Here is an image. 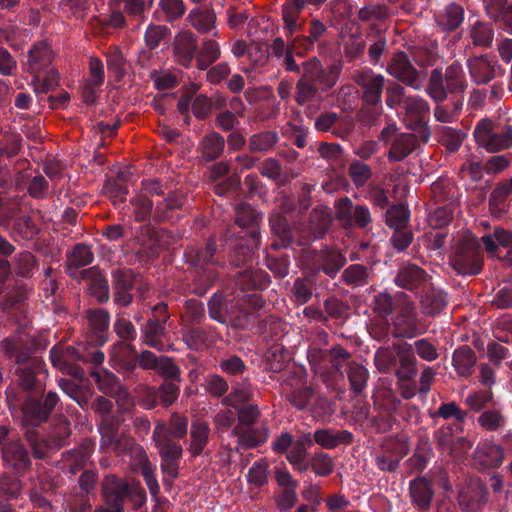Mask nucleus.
<instances>
[{
  "label": "nucleus",
  "instance_id": "f257e3e1",
  "mask_svg": "<svg viewBox=\"0 0 512 512\" xmlns=\"http://www.w3.org/2000/svg\"><path fill=\"white\" fill-rule=\"evenodd\" d=\"M282 59V65L289 72L300 73L296 82L294 100L299 106L320 104L336 85L342 72V63L334 61L324 68L317 57H312L300 66L295 62L293 50Z\"/></svg>",
  "mask_w": 512,
  "mask_h": 512
},
{
  "label": "nucleus",
  "instance_id": "f03ea898",
  "mask_svg": "<svg viewBox=\"0 0 512 512\" xmlns=\"http://www.w3.org/2000/svg\"><path fill=\"white\" fill-rule=\"evenodd\" d=\"M1 347L5 354L15 362L17 386L29 394L43 392L44 384L39 376L44 372L45 364L40 357L34 355L33 348L19 336L4 339Z\"/></svg>",
  "mask_w": 512,
  "mask_h": 512
},
{
  "label": "nucleus",
  "instance_id": "7ed1b4c3",
  "mask_svg": "<svg viewBox=\"0 0 512 512\" xmlns=\"http://www.w3.org/2000/svg\"><path fill=\"white\" fill-rule=\"evenodd\" d=\"M216 248V243L209 240L205 248L187 252L188 261L195 268L193 292L198 296L205 295L218 280L217 268L223 265L215 258Z\"/></svg>",
  "mask_w": 512,
  "mask_h": 512
},
{
  "label": "nucleus",
  "instance_id": "20e7f679",
  "mask_svg": "<svg viewBox=\"0 0 512 512\" xmlns=\"http://www.w3.org/2000/svg\"><path fill=\"white\" fill-rule=\"evenodd\" d=\"M466 82L462 67L459 63L449 65L445 72L435 68L430 72L429 80L425 88L426 93L435 102H443L448 93L464 91Z\"/></svg>",
  "mask_w": 512,
  "mask_h": 512
},
{
  "label": "nucleus",
  "instance_id": "39448f33",
  "mask_svg": "<svg viewBox=\"0 0 512 512\" xmlns=\"http://www.w3.org/2000/svg\"><path fill=\"white\" fill-rule=\"evenodd\" d=\"M450 265L462 275H476L481 272L483 254L477 237L468 234L457 241L454 254L450 257Z\"/></svg>",
  "mask_w": 512,
  "mask_h": 512
},
{
  "label": "nucleus",
  "instance_id": "423d86ee",
  "mask_svg": "<svg viewBox=\"0 0 512 512\" xmlns=\"http://www.w3.org/2000/svg\"><path fill=\"white\" fill-rule=\"evenodd\" d=\"M474 137L486 151L499 152L512 147V126L496 125L490 119H482L474 129Z\"/></svg>",
  "mask_w": 512,
  "mask_h": 512
},
{
  "label": "nucleus",
  "instance_id": "0eeeda50",
  "mask_svg": "<svg viewBox=\"0 0 512 512\" xmlns=\"http://www.w3.org/2000/svg\"><path fill=\"white\" fill-rule=\"evenodd\" d=\"M0 449L3 466L17 476H23L31 468L29 452L16 439L8 437L6 427H0Z\"/></svg>",
  "mask_w": 512,
  "mask_h": 512
},
{
  "label": "nucleus",
  "instance_id": "6e6552de",
  "mask_svg": "<svg viewBox=\"0 0 512 512\" xmlns=\"http://www.w3.org/2000/svg\"><path fill=\"white\" fill-rule=\"evenodd\" d=\"M386 71L396 82L402 83L415 91L422 90L424 86L426 73L418 70L403 51L392 55L387 63Z\"/></svg>",
  "mask_w": 512,
  "mask_h": 512
},
{
  "label": "nucleus",
  "instance_id": "1a4fd4ad",
  "mask_svg": "<svg viewBox=\"0 0 512 512\" xmlns=\"http://www.w3.org/2000/svg\"><path fill=\"white\" fill-rule=\"evenodd\" d=\"M335 217L343 229H367L372 223V215L366 205L355 204L348 196L335 201Z\"/></svg>",
  "mask_w": 512,
  "mask_h": 512
},
{
  "label": "nucleus",
  "instance_id": "9d476101",
  "mask_svg": "<svg viewBox=\"0 0 512 512\" xmlns=\"http://www.w3.org/2000/svg\"><path fill=\"white\" fill-rule=\"evenodd\" d=\"M37 394H29L21 405L24 420L32 426H40L46 422L54 411L60 399L56 392H40Z\"/></svg>",
  "mask_w": 512,
  "mask_h": 512
},
{
  "label": "nucleus",
  "instance_id": "9b49d317",
  "mask_svg": "<svg viewBox=\"0 0 512 512\" xmlns=\"http://www.w3.org/2000/svg\"><path fill=\"white\" fill-rule=\"evenodd\" d=\"M352 79L362 91L361 101L364 104L381 105L382 94L386 85V78L382 74H377L372 69L366 68L356 70Z\"/></svg>",
  "mask_w": 512,
  "mask_h": 512
},
{
  "label": "nucleus",
  "instance_id": "f8f14e48",
  "mask_svg": "<svg viewBox=\"0 0 512 512\" xmlns=\"http://www.w3.org/2000/svg\"><path fill=\"white\" fill-rule=\"evenodd\" d=\"M50 360L54 368L63 374L72 376L75 379L84 378V370L80 362L87 360L83 354H80L74 347L65 345H55L50 350Z\"/></svg>",
  "mask_w": 512,
  "mask_h": 512
},
{
  "label": "nucleus",
  "instance_id": "ddd939ff",
  "mask_svg": "<svg viewBox=\"0 0 512 512\" xmlns=\"http://www.w3.org/2000/svg\"><path fill=\"white\" fill-rule=\"evenodd\" d=\"M393 327L395 335L403 338H414L426 331L420 325L415 304L410 301H405L399 307L393 319Z\"/></svg>",
  "mask_w": 512,
  "mask_h": 512
},
{
  "label": "nucleus",
  "instance_id": "4468645a",
  "mask_svg": "<svg viewBox=\"0 0 512 512\" xmlns=\"http://www.w3.org/2000/svg\"><path fill=\"white\" fill-rule=\"evenodd\" d=\"M170 237L166 230L158 231L150 224L143 225L135 235V242L139 245L137 252L153 257L169 246Z\"/></svg>",
  "mask_w": 512,
  "mask_h": 512
},
{
  "label": "nucleus",
  "instance_id": "2eb2a0df",
  "mask_svg": "<svg viewBox=\"0 0 512 512\" xmlns=\"http://www.w3.org/2000/svg\"><path fill=\"white\" fill-rule=\"evenodd\" d=\"M408 451V446L402 440L387 438L383 441L380 451L375 457L376 465L381 471L394 472Z\"/></svg>",
  "mask_w": 512,
  "mask_h": 512
},
{
  "label": "nucleus",
  "instance_id": "dca6fc26",
  "mask_svg": "<svg viewBox=\"0 0 512 512\" xmlns=\"http://www.w3.org/2000/svg\"><path fill=\"white\" fill-rule=\"evenodd\" d=\"M188 431V418L179 413H173L167 422L157 421L153 430L154 444H159L162 439L171 444H179L177 439H182Z\"/></svg>",
  "mask_w": 512,
  "mask_h": 512
},
{
  "label": "nucleus",
  "instance_id": "f3484780",
  "mask_svg": "<svg viewBox=\"0 0 512 512\" xmlns=\"http://www.w3.org/2000/svg\"><path fill=\"white\" fill-rule=\"evenodd\" d=\"M112 279L114 302L127 307L133 301L131 291L137 281L136 275L130 269L117 268L112 272Z\"/></svg>",
  "mask_w": 512,
  "mask_h": 512
},
{
  "label": "nucleus",
  "instance_id": "a211bd4d",
  "mask_svg": "<svg viewBox=\"0 0 512 512\" xmlns=\"http://www.w3.org/2000/svg\"><path fill=\"white\" fill-rule=\"evenodd\" d=\"M488 498L486 487L478 478H472L461 486L458 493V503L464 511H475Z\"/></svg>",
  "mask_w": 512,
  "mask_h": 512
},
{
  "label": "nucleus",
  "instance_id": "6ab92c4d",
  "mask_svg": "<svg viewBox=\"0 0 512 512\" xmlns=\"http://www.w3.org/2000/svg\"><path fill=\"white\" fill-rule=\"evenodd\" d=\"M155 447L161 458L160 467L163 474L171 481L175 480L179 475L180 459L183 455L181 444H171L162 439L159 444H155Z\"/></svg>",
  "mask_w": 512,
  "mask_h": 512
},
{
  "label": "nucleus",
  "instance_id": "aec40b11",
  "mask_svg": "<svg viewBox=\"0 0 512 512\" xmlns=\"http://www.w3.org/2000/svg\"><path fill=\"white\" fill-rule=\"evenodd\" d=\"M351 118H341L336 112L321 113L315 120V128L320 132H331L335 137L346 139L354 130Z\"/></svg>",
  "mask_w": 512,
  "mask_h": 512
},
{
  "label": "nucleus",
  "instance_id": "412c9836",
  "mask_svg": "<svg viewBox=\"0 0 512 512\" xmlns=\"http://www.w3.org/2000/svg\"><path fill=\"white\" fill-rule=\"evenodd\" d=\"M186 22L202 35L211 34L213 37L219 36L216 25L217 16L212 5L191 9L186 17Z\"/></svg>",
  "mask_w": 512,
  "mask_h": 512
},
{
  "label": "nucleus",
  "instance_id": "4be33fe9",
  "mask_svg": "<svg viewBox=\"0 0 512 512\" xmlns=\"http://www.w3.org/2000/svg\"><path fill=\"white\" fill-rule=\"evenodd\" d=\"M172 45L175 61L184 67H190L198 51L197 36L190 31H181L174 37Z\"/></svg>",
  "mask_w": 512,
  "mask_h": 512
},
{
  "label": "nucleus",
  "instance_id": "5701e85b",
  "mask_svg": "<svg viewBox=\"0 0 512 512\" xmlns=\"http://www.w3.org/2000/svg\"><path fill=\"white\" fill-rule=\"evenodd\" d=\"M232 435L237 437L238 446L235 450L238 452L240 449H252L264 444L270 435V429L267 424H262L260 427H242L235 426Z\"/></svg>",
  "mask_w": 512,
  "mask_h": 512
},
{
  "label": "nucleus",
  "instance_id": "b1692460",
  "mask_svg": "<svg viewBox=\"0 0 512 512\" xmlns=\"http://www.w3.org/2000/svg\"><path fill=\"white\" fill-rule=\"evenodd\" d=\"M53 60V52L46 42L35 43L27 54L25 63L26 71L35 75L37 81L39 74L45 72L51 65Z\"/></svg>",
  "mask_w": 512,
  "mask_h": 512
},
{
  "label": "nucleus",
  "instance_id": "393cba45",
  "mask_svg": "<svg viewBox=\"0 0 512 512\" xmlns=\"http://www.w3.org/2000/svg\"><path fill=\"white\" fill-rule=\"evenodd\" d=\"M105 505L123 510L124 501L129 495V485L114 475H108L102 483Z\"/></svg>",
  "mask_w": 512,
  "mask_h": 512
},
{
  "label": "nucleus",
  "instance_id": "a878e982",
  "mask_svg": "<svg viewBox=\"0 0 512 512\" xmlns=\"http://www.w3.org/2000/svg\"><path fill=\"white\" fill-rule=\"evenodd\" d=\"M308 0H285L282 5V19L287 37H292L302 30L305 20L301 18Z\"/></svg>",
  "mask_w": 512,
  "mask_h": 512
},
{
  "label": "nucleus",
  "instance_id": "bb28decb",
  "mask_svg": "<svg viewBox=\"0 0 512 512\" xmlns=\"http://www.w3.org/2000/svg\"><path fill=\"white\" fill-rule=\"evenodd\" d=\"M467 65L470 76L476 84H487L495 77L498 62L485 54L471 57Z\"/></svg>",
  "mask_w": 512,
  "mask_h": 512
},
{
  "label": "nucleus",
  "instance_id": "cd10ccee",
  "mask_svg": "<svg viewBox=\"0 0 512 512\" xmlns=\"http://www.w3.org/2000/svg\"><path fill=\"white\" fill-rule=\"evenodd\" d=\"M503 459L502 447L489 441L478 446L474 452V464L480 470L499 467Z\"/></svg>",
  "mask_w": 512,
  "mask_h": 512
},
{
  "label": "nucleus",
  "instance_id": "c85d7f7f",
  "mask_svg": "<svg viewBox=\"0 0 512 512\" xmlns=\"http://www.w3.org/2000/svg\"><path fill=\"white\" fill-rule=\"evenodd\" d=\"M210 426L208 422L197 419L192 421L189 431L188 453L193 458L200 456L206 448L210 438Z\"/></svg>",
  "mask_w": 512,
  "mask_h": 512
},
{
  "label": "nucleus",
  "instance_id": "c756f323",
  "mask_svg": "<svg viewBox=\"0 0 512 512\" xmlns=\"http://www.w3.org/2000/svg\"><path fill=\"white\" fill-rule=\"evenodd\" d=\"M315 443L324 449H334L340 445H350L354 441V435L348 430L332 428L317 429L313 434Z\"/></svg>",
  "mask_w": 512,
  "mask_h": 512
},
{
  "label": "nucleus",
  "instance_id": "7c9ffc66",
  "mask_svg": "<svg viewBox=\"0 0 512 512\" xmlns=\"http://www.w3.org/2000/svg\"><path fill=\"white\" fill-rule=\"evenodd\" d=\"M428 278L429 275L424 269L415 264H406L399 269L395 283L401 288L413 291L424 285Z\"/></svg>",
  "mask_w": 512,
  "mask_h": 512
},
{
  "label": "nucleus",
  "instance_id": "2f4dec72",
  "mask_svg": "<svg viewBox=\"0 0 512 512\" xmlns=\"http://www.w3.org/2000/svg\"><path fill=\"white\" fill-rule=\"evenodd\" d=\"M407 126H419L430 111L428 102L419 95H408L402 105Z\"/></svg>",
  "mask_w": 512,
  "mask_h": 512
},
{
  "label": "nucleus",
  "instance_id": "473e14b6",
  "mask_svg": "<svg viewBox=\"0 0 512 512\" xmlns=\"http://www.w3.org/2000/svg\"><path fill=\"white\" fill-rule=\"evenodd\" d=\"M93 260L94 254L90 247L78 243L73 247L72 251L67 254L66 272L71 278L79 279V272L82 271L79 269L91 264Z\"/></svg>",
  "mask_w": 512,
  "mask_h": 512
},
{
  "label": "nucleus",
  "instance_id": "72a5a7b5",
  "mask_svg": "<svg viewBox=\"0 0 512 512\" xmlns=\"http://www.w3.org/2000/svg\"><path fill=\"white\" fill-rule=\"evenodd\" d=\"M119 420L116 418H105L101 420L99 425L100 450L103 452L116 451L119 452L122 448V439L118 434Z\"/></svg>",
  "mask_w": 512,
  "mask_h": 512
},
{
  "label": "nucleus",
  "instance_id": "f704fd0d",
  "mask_svg": "<svg viewBox=\"0 0 512 512\" xmlns=\"http://www.w3.org/2000/svg\"><path fill=\"white\" fill-rule=\"evenodd\" d=\"M437 26L443 32H452L464 21V8L457 3H449L435 14Z\"/></svg>",
  "mask_w": 512,
  "mask_h": 512
},
{
  "label": "nucleus",
  "instance_id": "c9c22d12",
  "mask_svg": "<svg viewBox=\"0 0 512 512\" xmlns=\"http://www.w3.org/2000/svg\"><path fill=\"white\" fill-rule=\"evenodd\" d=\"M409 493L411 502L417 509L423 511L430 509L434 491L426 478L413 479L409 484Z\"/></svg>",
  "mask_w": 512,
  "mask_h": 512
},
{
  "label": "nucleus",
  "instance_id": "e433bc0d",
  "mask_svg": "<svg viewBox=\"0 0 512 512\" xmlns=\"http://www.w3.org/2000/svg\"><path fill=\"white\" fill-rule=\"evenodd\" d=\"M80 273L81 280H85L89 286L91 294L101 303L107 302L109 299V286L105 277L101 274L97 267H90L82 270Z\"/></svg>",
  "mask_w": 512,
  "mask_h": 512
},
{
  "label": "nucleus",
  "instance_id": "4c0bfd02",
  "mask_svg": "<svg viewBox=\"0 0 512 512\" xmlns=\"http://www.w3.org/2000/svg\"><path fill=\"white\" fill-rule=\"evenodd\" d=\"M235 301V298H230L223 290L215 292L207 304L209 317L218 323L225 324Z\"/></svg>",
  "mask_w": 512,
  "mask_h": 512
},
{
  "label": "nucleus",
  "instance_id": "58836bf2",
  "mask_svg": "<svg viewBox=\"0 0 512 512\" xmlns=\"http://www.w3.org/2000/svg\"><path fill=\"white\" fill-rule=\"evenodd\" d=\"M454 430L451 425H445L440 427L434 433V440L438 447V449L442 451H447L450 456H455L458 454L456 450V445L461 444L466 449H471L473 444L466 437H458L457 439H453Z\"/></svg>",
  "mask_w": 512,
  "mask_h": 512
},
{
  "label": "nucleus",
  "instance_id": "ea45409f",
  "mask_svg": "<svg viewBox=\"0 0 512 512\" xmlns=\"http://www.w3.org/2000/svg\"><path fill=\"white\" fill-rule=\"evenodd\" d=\"M270 283L268 274L262 270L249 267L236 275L235 285L241 290L264 289Z\"/></svg>",
  "mask_w": 512,
  "mask_h": 512
},
{
  "label": "nucleus",
  "instance_id": "a19ab883",
  "mask_svg": "<svg viewBox=\"0 0 512 512\" xmlns=\"http://www.w3.org/2000/svg\"><path fill=\"white\" fill-rule=\"evenodd\" d=\"M332 221L331 209L324 205H318L310 212L309 231L315 239L321 238L329 230Z\"/></svg>",
  "mask_w": 512,
  "mask_h": 512
},
{
  "label": "nucleus",
  "instance_id": "79ce46f5",
  "mask_svg": "<svg viewBox=\"0 0 512 512\" xmlns=\"http://www.w3.org/2000/svg\"><path fill=\"white\" fill-rule=\"evenodd\" d=\"M417 137L412 133H401L390 145L388 159L399 162L409 156L417 147Z\"/></svg>",
  "mask_w": 512,
  "mask_h": 512
},
{
  "label": "nucleus",
  "instance_id": "37998d69",
  "mask_svg": "<svg viewBox=\"0 0 512 512\" xmlns=\"http://www.w3.org/2000/svg\"><path fill=\"white\" fill-rule=\"evenodd\" d=\"M121 349L123 351L114 354L113 360L119 372H121L126 379L131 380L136 377L138 365L137 353L132 344L123 345Z\"/></svg>",
  "mask_w": 512,
  "mask_h": 512
},
{
  "label": "nucleus",
  "instance_id": "c03bdc74",
  "mask_svg": "<svg viewBox=\"0 0 512 512\" xmlns=\"http://www.w3.org/2000/svg\"><path fill=\"white\" fill-rule=\"evenodd\" d=\"M225 146V139L218 132H211L205 135L199 144V153L201 159L205 162H211L218 159Z\"/></svg>",
  "mask_w": 512,
  "mask_h": 512
},
{
  "label": "nucleus",
  "instance_id": "a18cd8bd",
  "mask_svg": "<svg viewBox=\"0 0 512 512\" xmlns=\"http://www.w3.org/2000/svg\"><path fill=\"white\" fill-rule=\"evenodd\" d=\"M476 362V353L468 345L459 347L453 353L452 364L457 374L461 377L471 376Z\"/></svg>",
  "mask_w": 512,
  "mask_h": 512
},
{
  "label": "nucleus",
  "instance_id": "49530a36",
  "mask_svg": "<svg viewBox=\"0 0 512 512\" xmlns=\"http://www.w3.org/2000/svg\"><path fill=\"white\" fill-rule=\"evenodd\" d=\"M221 56L219 43L215 39L203 38L201 47L196 56V68L200 71L207 70Z\"/></svg>",
  "mask_w": 512,
  "mask_h": 512
},
{
  "label": "nucleus",
  "instance_id": "de8ad7c7",
  "mask_svg": "<svg viewBox=\"0 0 512 512\" xmlns=\"http://www.w3.org/2000/svg\"><path fill=\"white\" fill-rule=\"evenodd\" d=\"M270 225L273 234L277 237L271 244L276 249L285 248L292 244L293 235L287 218L283 215H273L270 218Z\"/></svg>",
  "mask_w": 512,
  "mask_h": 512
},
{
  "label": "nucleus",
  "instance_id": "09e8293b",
  "mask_svg": "<svg viewBox=\"0 0 512 512\" xmlns=\"http://www.w3.org/2000/svg\"><path fill=\"white\" fill-rule=\"evenodd\" d=\"M142 343L162 352L165 350L163 337L166 335V327L154 320L148 319L142 330Z\"/></svg>",
  "mask_w": 512,
  "mask_h": 512
},
{
  "label": "nucleus",
  "instance_id": "8fccbe9b",
  "mask_svg": "<svg viewBox=\"0 0 512 512\" xmlns=\"http://www.w3.org/2000/svg\"><path fill=\"white\" fill-rule=\"evenodd\" d=\"M279 135L274 130H264L252 134L248 139V149L251 153L266 154L278 143Z\"/></svg>",
  "mask_w": 512,
  "mask_h": 512
},
{
  "label": "nucleus",
  "instance_id": "3c124183",
  "mask_svg": "<svg viewBox=\"0 0 512 512\" xmlns=\"http://www.w3.org/2000/svg\"><path fill=\"white\" fill-rule=\"evenodd\" d=\"M327 32V26L319 19L313 18L309 22L308 34L298 35L293 38V46L302 47L304 50H310Z\"/></svg>",
  "mask_w": 512,
  "mask_h": 512
},
{
  "label": "nucleus",
  "instance_id": "603ef678",
  "mask_svg": "<svg viewBox=\"0 0 512 512\" xmlns=\"http://www.w3.org/2000/svg\"><path fill=\"white\" fill-rule=\"evenodd\" d=\"M345 263L346 258L338 250L325 249L320 253V269L331 278L336 276Z\"/></svg>",
  "mask_w": 512,
  "mask_h": 512
},
{
  "label": "nucleus",
  "instance_id": "864d4df0",
  "mask_svg": "<svg viewBox=\"0 0 512 512\" xmlns=\"http://www.w3.org/2000/svg\"><path fill=\"white\" fill-rule=\"evenodd\" d=\"M469 38L474 47L489 48L494 39V30L489 23L477 20L469 28Z\"/></svg>",
  "mask_w": 512,
  "mask_h": 512
},
{
  "label": "nucleus",
  "instance_id": "5fc2aeb1",
  "mask_svg": "<svg viewBox=\"0 0 512 512\" xmlns=\"http://www.w3.org/2000/svg\"><path fill=\"white\" fill-rule=\"evenodd\" d=\"M251 240L253 243L250 245L241 241L234 246L229 256V262L231 265L239 267L251 261L254 249L258 245V234L255 229L251 231Z\"/></svg>",
  "mask_w": 512,
  "mask_h": 512
},
{
  "label": "nucleus",
  "instance_id": "6e6d98bb",
  "mask_svg": "<svg viewBox=\"0 0 512 512\" xmlns=\"http://www.w3.org/2000/svg\"><path fill=\"white\" fill-rule=\"evenodd\" d=\"M350 389L355 394H361L367 387L369 371L367 368L357 362H349L346 370Z\"/></svg>",
  "mask_w": 512,
  "mask_h": 512
},
{
  "label": "nucleus",
  "instance_id": "4d7b16f0",
  "mask_svg": "<svg viewBox=\"0 0 512 512\" xmlns=\"http://www.w3.org/2000/svg\"><path fill=\"white\" fill-rule=\"evenodd\" d=\"M447 305V294L432 289L421 299L422 312L428 316H435L442 312Z\"/></svg>",
  "mask_w": 512,
  "mask_h": 512
},
{
  "label": "nucleus",
  "instance_id": "13d9d810",
  "mask_svg": "<svg viewBox=\"0 0 512 512\" xmlns=\"http://www.w3.org/2000/svg\"><path fill=\"white\" fill-rule=\"evenodd\" d=\"M438 141L449 152H456L461 147L466 134L461 129L441 126L437 129Z\"/></svg>",
  "mask_w": 512,
  "mask_h": 512
},
{
  "label": "nucleus",
  "instance_id": "bf43d9fd",
  "mask_svg": "<svg viewBox=\"0 0 512 512\" xmlns=\"http://www.w3.org/2000/svg\"><path fill=\"white\" fill-rule=\"evenodd\" d=\"M512 188L508 182L498 184L489 198L490 211L493 214L505 213L508 209L506 202L509 200Z\"/></svg>",
  "mask_w": 512,
  "mask_h": 512
},
{
  "label": "nucleus",
  "instance_id": "052dcab7",
  "mask_svg": "<svg viewBox=\"0 0 512 512\" xmlns=\"http://www.w3.org/2000/svg\"><path fill=\"white\" fill-rule=\"evenodd\" d=\"M391 16L390 8L386 4L369 3L360 8L357 18L361 22H383Z\"/></svg>",
  "mask_w": 512,
  "mask_h": 512
},
{
  "label": "nucleus",
  "instance_id": "680f3d73",
  "mask_svg": "<svg viewBox=\"0 0 512 512\" xmlns=\"http://www.w3.org/2000/svg\"><path fill=\"white\" fill-rule=\"evenodd\" d=\"M496 242L503 247L512 246V232L501 227H495L492 233L482 237V243L488 253L496 251Z\"/></svg>",
  "mask_w": 512,
  "mask_h": 512
},
{
  "label": "nucleus",
  "instance_id": "e2e57ef3",
  "mask_svg": "<svg viewBox=\"0 0 512 512\" xmlns=\"http://www.w3.org/2000/svg\"><path fill=\"white\" fill-rule=\"evenodd\" d=\"M91 377L97 384V388L104 394H113L119 388V379L107 369H98L91 372Z\"/></svg>",
  "mask_w": 512,
  "mask_h": 512
},
{
  "label": "nucleus",
  "instance_id": "0e129e2a",
  "mask_svg": "<svg viewBox=\"0 0 512 512\" xmlns=\"http://www.w3.org/2000/svg\"><path fill=\"white\" fill-rule=\"evenodd\" d=\"M253 397V390L248 383H236L232 391L223 398L222 403L225 406L237 408L239 404L250 401Z\"/></svg>",
  "mask_w": 512,
  "mask_h": 512
},
{
  "label": "nucleus",
  "instance_id": "69168bd1",
  "mask_svg": "<svg viewBox=\"0 0 512 512\" xmlns=\"http://www.w3.org/2000/svg\"><path fill=\"white\" fill-rule=\"evenodd\" d=\"M155 373L164 381L181 382V369L172 357L160 356Z\"/></svg>",
  "mask_w": 512,
  "mask_h": 512
},
{
  "label": "nucleus",
  "instance_id": "338daca9",
  "mask_svg": "<svg viewBox=\"0 0 512 512\" xmlns=\"http://www.w3.org/2000/svg\"><path fill=\"white\" fill-rule=\"evenodd\" d=\"M133 215L137 222H147L153 216V202L144 194H137L130 199Z\"/></svg>",
  "mask_w": 512,
  "mask_h": 512
},
{
  "label": "nucleus",
  "instance_id": "774afa93",
  "mask_svg": "<svg viewBox=\"0 0 512 512\" xmlns=\"http://www.w3.org/2000/svg\"><path fill=\"white\" fill-rule=\"evenodd\" d=\"M37 233L38 229L29 216H19L14 220L11 230L14 239L31 240Z\"/></svg>",
  "mask_w": 512,
  "mask_h": 512
}]
</instances>
